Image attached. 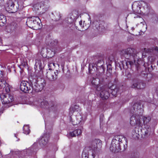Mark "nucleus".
<instances>
[{
    "label": "nucleus",
    "instance_id": "e433bc0d",
    "mask_svg": "<svg viewBox=\"0 0 158 158\" xmlns=\"http://www.w3.org/2000/svg\"><path fill=\"white\" fill-rule=\"evenodd\" d=\"M52 65H53L54 66H55V64L54 63H51L49 64H48V66H52Z\"/></svg>",
    "mask_w": 158,
    "mask_h": 158
},
{
    "label": "nucleus",
    "instance_id": "49530a36",
    "mask_svg": "<svg viewBox=\"0 0 158 158\" xmlns=\"http://www.w3.org/2000/svg\"><path fill=\"white\" fill-rule=\"evenodd\" d=\"M37 10H38L39 9V8H38L37 9H36Z\"/></svg>",
    "mask_w": 158,
    "mask_h": 158
},
{
    "label": "nucleus",
    "instance_id": "f03ea898",
    "mask_svg": "<svg viewBox=\"0 0 158 158\" xmlns=\"http://www.w3.org/2000/svg\"><path fill=\"white\" fill-rule=\"evenodd\" d=\"M120 54L124 56L127 60L123 61L121 64H120V66L122 64L123 69H126L129 67V66H132L135 64L138 72L141 71L138 61L139 59H141L142 56L141 53L137 52L134 48H128L122 50L120 52ZM120 67L122 69L121 67L120 66Z\"/></svg>",
    "mask_w": 158,
    "mask_h": 158
},
{
    "label": "nucleus",
    "instance_id": "f8f14e48",
    "mask_svg": "<svg viewBox=\"0 0 158 158\" xmlns=\"http://www.w3.org/2000/svg\"><path fill=\"white\" fill-rule=\"evenodd\" d=\"M96 72L97 77L96 78H93L91 83L96 86L97 90H99L101 87L100 84H101L104 81L103 74L100 76L99 74L97 75V72Z\"/></svg>",
    "mask_w": 158,
    "mask_h": 158
},
{
    "label": "nucleus",
    "instance_id": "5701e85b",
    "mask_svg": "<svg viewBox=\"0 0 158 158\" xmlns=\"http://www.w3.org/2000/svg\"><path fill=\"white\" fill-rule=\"evenodd\" d=\"M30 85H32L30 81V77H29V81H23L21 82L20 86V89L23 92L24 91H26L25 88L27 85L29 86Z\"/></svg>",
    "mask_w": 158,
    "mask_h": 158
},
{
    "label": "nucleus",
    "instance_id": "c9c22d12",
    "mask_svg": "<svg viewBox=\"0 0 158 158\" xmlns=\"http://www.w3.org/2000/svg\"><path fill=\"white\" fill-rule=\"evenodd\" d=\"M107 69L110 70L111 69V65L110 64H109L108 65H107Z\"/></svg>",
    "mask_w": 158,
    "mask_h": 158
},
{
    "label": "nucleus",
    "instance_id": "423d86ee",
    "mask_svg": "<svg viewBox=\"0 0 158 158\" xmlns=\"http://www.w3.org/2000/svg\"><path fill=\"white\" fill-rule=\"evenodd\" d=\"M147 3L142 1H135L132 5L133 16H137L143 13L145 8L147 7Z\"/></svg>",
    "mask_w": 158,
    "mask_h": 158
},
{
    "label": "nucleus",
    "instance_id": "cd10ccee",
    "mask_svg": "<svg viewBox=\"0 0 158 158\" xmlns=\"http://www.w3.org/2000/svg\"><path fill=\"white\" fill-rule=\"evenodd\" d=\"M143 124L144 125H148L147 124L149 122L151 119V118L149 116H143Z\"/></svg>",
    "mask_w": 158,
    "mask_h": 158
},
{
    "label": "nucleus",
    "instance_id": "ea45409f",
    "mask_svg": "<svg viewBox=\"0 0 158 158\" xmlns=\"http://www.w3.org/2000/svg\"><path fill=\"white\" fill-rule=\"evenodd\" d=\"M88 20L89 21V23H91V19H90V18H88Z\"/></svg>",
    "mask_w": 158,
    "mask_h": 158
},
{
    "label": "nucleus",
    "instance_id": "79ce46f5",
    "mask_svg": "<svg viewBox=\"0 0 158 158\" xmlns=\"http://www.w3.org/2000/svg\"><path fill=\"white\" fill-rule=\"evenodd\" d=\"M37 6H39V4H36V5H34V7H35H35H37Z\"/></svg>",
    "mask_w": 158,
    "mask_h": 158
},
{
    "label": "nucleus",
    "instance_id": "a18cd8bd",
    "mask_svg": "<svg viewBox=\"0 0 158 158\" xmlns=\"http://www.w3.org/2000/svg\"><path fill=\"white\" fill-rule=\"evenodd\" d=\"M37 61L36 62V63H35V64L36 65H37Z\"/></svg>",
    "mask_w": 158,
    "mask_h": 158
},
{
    "label": "nucleus",
    "instance_id": "39448f33",
    "mask_svg": "<svg viewBox=\"0 0 158 158\" xmlns=\"http://www.w3.org/2000/svg\"><path fill=\"white\" fill-rule=\"evenodd\" d=\"M38 103L42 108H44L53 112L57 111L59 107V105L56 102L50 101L48 102L47 101L41 99L38 100Z\"/></svg>",
    "mask_w": 158,
    "mask_h": 158
},
{
    "label": "nucleus",
    "instance_id": "09e8293b",
    "mask_svg": "<svg viewBox=\"0 0 158 158\" xmlns=\"http://www.w3.org/2000/svg\"><path fill=\"white\" fill-rule=\"evenodd\" d=\"M157 65H158V63L157 64Z\"/></svg>",
    "mask_w": 158,
    "mask_h": 158
},
{
    "label": "nucleus",
    "instance_id": "412c9836",
    "mask_svg": "<svg viewBox=\"0 0 158 158\" xmlns=\"http://www.w3.org/2000/svg\"><path fill=\"white\" fill-rule=\"evenodd\" d=\"M17 27V24L13 23L6 27V30L8 32L11 33L15 31Z\"/></svg>",
    "mask_w": 158,
    "mask_h": 158
},
{
    "label": "nucleus",
    "instance_id": "7ed1b4c3",
    "mask_svg": "<svg viewBox=\"0 0 158 158\" xmlns=\"http://www.w3.org/2000/svg\"><path fill=\"white\" fill-rule=\"evenodd\" d=\"M102 141L99 139L93 140L89 146V150L85 149L82 153V158H94L95 154L99 152L102 147Z\"/></svg>",
    "mask_w": 158,
    "mask_h": 158
},
{
    "label": "nucleus",
    "instance_id": "f704fd0d",
    "mask_svg": "<svg viewBox=\"0 0 158 158\" xmlns=\"http://www.w3.org/2000/svg\"><path fill=\"white\" fill-rule=\"evenodd\" d=\"M155 68V66L154 65V66L153 65H151L150 66V67H149L148 68V70L149 72H152V71L154 69V68Z\"/></svg>",
    "mask_w": 158,
    "mask_h": 158
},
{
    "label": "nucleus",
    "instance_id": "9b49d317",
    "mask_svg": "<svg viewBox=\"0 0 158 158\" xmlns=\"http://www.w3.org/2000/svg\"><path fill=\"white\" fill-rule=\"evenodd\" d=\"M109 85H107L101 87L98 90L100 91V96L103 100L107 99L110 96V91L109 89Z\"/></svg>",
    "mask_w": 158,
    "mask_h": 158
},
{
    "label": "nucleus",
    "instance_id": "c756f323",
    "mask_svg": "<svg viewBox=\"0 0 158 158\" xmlns=\"http://www.w3.org/2000/svg\"><path fill=\"white\" fill-rule=\"evenodd\" d=\"M145 51L148 53H150L152 52L153 51H155L156 52H158V47H156L154 48H152V49L148 48L146 49L145 48L144 49Z\"/></svg>",
    "mask_w": 158,
    "mask_h": 158
},
{
    "label": "nucleus",
    "instance_id": "4be33fe9",
    "mask_svg": "<svg viewBox=\"0 0 158 158\" xmlns=\"http://www.w3.org/2000/svg\"><path fill=\"white\" fill-rule=\"evenodd\" d=\"M97 23H98L97 22ZM99 25H95V27L97 29H101L102 31L107 29L108 27L107 24L104 21H100L98 23Z\"/></svg>",
    "mask_w": 158,
    "mask_h": 158
},
{
    "label": "nucleus",
    "instance_id": "72a5a7b5",
    "mask_svg": "<svg viewBox=\"0 0 158 158\" xmlns=\"http://www.w3.org/2000/svg\"><path fill=\"white\" fill-rule=\"evenodd\" d=\"M152 19L153 20H154V21H156L157 22L158 20V18L157 15L154 13L152 15Z\"/></svg>",
    "mask_w": 158,
    "mask_h": 158
},
{
    "label": "nucleus",
    "instance_id": "9d476101",
    "mask_svg": "<svg viewBox=\"0 0 158 158\" xmlns=\"http://www.w3.org/2000/svg\"><path fill=\"white\" fill-rule=\"evenodd\" d=\"M0 98L2 103L5 106L6 105L8 107L11 105L10 104L14 100L13 96L9 93L3 94L0 95Z\"/></svg>",
    "mask_w": 158,
    "mask_h": 158
},
{
    "label": "nucleus",
    "instance_id": "6ab92c4d",
    "mask_svg": "<svg viewBox=\"0 0 158 158\" xmlns=\"http://www.w3.org/2000/svg\"><path fill=\"white\" fill-rule=\"evenodd\" d=\"M133 17L134 18H137V21L139 23H140V24H142V25H143V28L142 29V31H145V30H146L147 29V26L146 24V23L143 20V19L140 16H139H139H133Z\"/></svg>",
    "mask_w": 158,
    "mask_h": 158
},
{
    "label": "nucleus",
    "instance_id": "4c0bfd02",
    "mask_svg": "<svg viewBox=\"0 0 158 158\" xmlns=\"http://www.w3.org/2000/svg\"><path fill=\"white\" fill-rule=\"evenodd\" d=\"M79 24H80V26L81 27H82L83 26L82 25V22L81 21H79Z\"/></svg>",
    "mask_w": 158,
    "mask_h": 158
},
{
    "label": "nucleus",
    "instance_id": "58836bf2",
    "mask_svg": "<svg viewBox=\"0 0 158 158\" xmlns=\"http://www.w3.org/2000/svg\"><path fill=\"white\" fill-rule=\"evenodd\" d=\"M2 40L1 39V38L0 37V45H2Z\"/></svg>",
    "mask_w": 158,
    "mask_h": 158
},
{
    "label": "nucleus",
    "instance_id": "de8ad7c7",
    "mask_svg": "<svg viewBox=\"0 0 158 158\" xmlns=\"http://www.w3.org/2000/svg\"><path fill=\"white\" fill-rule=\"evenodd\" d=\"M71 113H72V111H70V113H71Z\"/></svg>",
    "mask_w": 158,
    "mask_h": 158
},
{
    "label": "nucleus",
    "instance_id": "473e14b6",
    "mask_svg": "<svg viewBox=\"0 0 158 158\" xmlns=\"http://www.w3.org/2000/svg\"><path fill=\"white\" fill-rule=\"evenodd\" d=\"M55 18L54 19V20L55 21H57L59 20L61 17V14L59 12L56 13L54 15Z\"/></svg>",
    "mask_w": 158,
    "mask_h": 158
},
{
    "label": "nucleus",
    "instance_id": "0eeeda50",
    "mask_svg": "<svg viewBox=\"0 0 158 158\" xmlns=\"http://www.w3.org/2000/svg\"><path fill=\"white\" fill-rule=\"evenodd\" d=\"M26 23L28 27L34 30H37L42 27L41 20L37 16L28 18Z\"/></svg>",
    "mask_w": 158,
    "mask_h": 158
},
{
    "label": "nucleus",
    "instance_id": "aec40b11",
    "mask_svg": "<svg viewBox=\"0 0 158 158\" xmlns=\"http://www.w3.org/2000/svg\"><path fill=\"white\" fill-rule=\"evenodd\" d=\"M8 77H7V75L4 73L3 71H0V83L2 85H1L3 86L5 83H6L5 81H7Z\"/></svg>",
    "mask_w": 158,
    "mask_h": 158
},
{
    "label": "nucleus",
    "instance_id": "393cba45",
    "mask_svg": "<svg viewBox=\"0 0 158 158\" xmlns=\"http://www.w3.org/2000/svg\"><path fill=\"white\" fill-rule=\"evenodd\" d=\"M108 85H109V90H110V91H111V94L113 96H115L118 92V89L117 88H116V86L113 85L111 86H110V84H109Z\"/></svg>",
    "mask_w": 158,
    "mask_h": 158
},
{
    "label": "nucleus",
    "instance_id": "dca6fc26",
    "mask_svg": "<svg viewBox=\"0 0 158 158\" xmlns=\"http://www.w3.org/2000/svg\"><path fill=\"white\" fill-rule=\"evenodd\" d=\"M77 17V12H73L68 16V17L65 19V21L68 23L70 24L73 23Z\"/></svg>",
    "mask_w": 158,
    "mask_h": 158
},
{
    "label": "nucleus",
    "instance_id": "a19ab883",
    "mask_svg": "<svg viewBox=\"0 0 158 158\" xmlns=\"http://www.w3.org/2000/svg\"><path fill=\"white\" fill-rule=\"evenodd\" d=\"M117 78H115L114 79V82H117Z\"/></svg>",
    "mask_w": 158,
    "mask_h": 158
},
{
    "label": "nucleus",
    "instance_id": "6e6552de",
    "mask_svg": "<svg viewBox=\"0 0 158 158\" xmlns=\"http://www.w3.org/2000/svg\"><path fill=\"white\" fill-rule=\"evenodd\" d=\"M30 81L32 86L33 91L38 92L41 91L43 89L45 83L44 81H39L38 78L34 76L30 77Z\"/></svg>",
    "mask_w": 158,
    "mask_h": 158
},
{
    "label": "nucleus",
    "instance_id": "7c9ffc66",
    "mask_svg": "<svg viewBox=\"0 0 158 158\" xmlns=\"http://www.w3.org/2000/svg\"><path fill=\"white\" fill-rule=\"evenodd\" d=\"M26 89L25 91H24L23 92L25 93H31L33 92L32 86V85H30L29 86H26Z\"/></svg>",
    "mask_w": 158,
    "mask_h": 158
},
{
    "label": "nucleus",
    "instance_id": "2eb2a0df",
    "mask_svg": "<svg viewBox=\"0 0 158 158\" xmlns=\"http://www.w3.org/2000/svg\"><path fill=\"white\" fill-rule=\"evenodd\" d=\"M74 115H71L70 117V121L74 125L79 124L82 120V117L79 113H76V111H73Z\"/></svg>",
    "mask_w": 158,
    "mask_h": 158
},
{
    "label": "nucleus",
    "instance_id": "f3484780",
    "mask_svg": "<svg viewBox=\"0 0 158 158\" xmlns=\"http://www.w3.org/2000/svg\"><path fill=\"white\" fill-rule=\"evenodd\" d=\"M50 138V134L49 133H46L39 140V143L41 145H46L49 141Z\"/></svg>",
    "mask_w": 158,
    "mask_h": 158
},
{
    "label": "nucleus",
    "instance_id": "f257e3e1",
    "mask_svg": "<svg viewBox=\"0 0 158 158\" xmlns=\"http://www.w3.org/2000/svg\"><path fill=\"white\" fill-rule=\"evenodd\" d=\"M143 112V105H141L139 102L133 104L131 107L130 113L133 114L130 118V123L132 125H137L140 128V131L141 133L144 135H150L151 131V129L150 126L148 125H144V127L142 129L143 123L141 121V117Z\"/></svg>",
    "mask_w": 158,
    "mask_h": 158
},
{
    "label": "nucleus",
    "instance_id": "c85d7f7f",
    "mask_svg": "<svg viewBox=\"0 0 158 158\" xmlns=\"http://www.w3.org/2000/svg\"><path fill=\"white\" fill-rule=\"evenodd\" d=\"M6 23V18L4 15H0V26H2Z\"/></svg>",
    "mask_w": 158,
    "mask_h": 158
},
{
    "label": "nucleus",
    "instance_id": "a211bd4d",
    "mask_svg": "<svg viewBox=\"0 0 158 158\" xmlns=\"http://www.w3.org/2000/svg\"><path fill=\"white\" fill-rule=\"evenodd\" d=\"M14 6L15 4L13 2L10 1L6 7V10L12 13L15 12L17 11V8Z\"/></svg>",
    "mask_w": 158,
    "mask_h": 158
},
{
    "label": "nucleus",
    "instance_id": "2f4dec72",
    "mask_svg": "<svg viewBox=\"0 0 158 158\" xmlns=\"http://www.w3.org/2000/svg\"><path fill=\"white\" fill-rule=\"evenodd\" d=\"M23 133L24 134H27L29 133L30 130L28 125H26L24 126L23 127Z\"/></svg>",
    "mask_w": 158,
    "mask_h": 158
},
{
    "label": "nucleus",
    "instance_id": "bb28decb",
    "mask_svg": "<svg viewBox=\"0 0 158 158\" xmlns=\"http://www.w3.org/2000/svg\"><path fill=\"white\" fill-rule=\"evenodd\" d=\"M7 81H5L6 83L4 84V85H3V86L1 85H2L1 84V83H0V87L1 88H5V89L6 92L7 93H9L10 91V86L9 85V84L7 83Z\"/></svg>",
    "mask_w": 158,
    "mask_h": 158
},
{
    "label": "nucleus",
    "instance_id": "1a4fd4ad",
    "mask_svg": "<svg viewBox=\"0 0 158 158\" xmlns=\"http://www.w3.org/2000/svg\"><path fill=\"white\" fill-rule=\"evenodd\" d=\"M104 62L103 60H100L97 61L95 64H94V66L92 64L89 65V69L90 72H91V71H93V69L95 70V68L96 69V72H97V75L99 74L100 76L102 75L104 72L105 69L104 68L103 65Z\"/></svg>",
    "mask_w": 158,
    "mask_h": 158
},
{
    "label": "nucleus",
    "instance_id": "b1692460",
    "mask_svg": "<svg viewBox=\"0 0 158 158\" xmlns=\"http://www.w3.org/2000/svg\"><path fill=\"white\" fill-rule=\"evenodd\" d=\"M139 130H140L139 127H138V126H136L132 131V137L135 139H138L139 136Z\"/></svg>",
    "mask_w": 158,
    "mask_h": 158
},
{
    "label": "nucleus",
    "instance_id": "20e7f679",
    "mask_svg": "<svg viewBox=\"0 0 158 158\" xmlns=\"http://www.w3.org/2000/svg\"><path fill=\"white\" fill-rule=\"evenodd\" d=\"M123 142L126 143L127 139L123 135H117L114 136L112 140L110 150L113 152H118L119 151H123L127 147L126 144H123Z\"/></svg>",
    "mask_w": 158,
    "mask_h": 158
},
{
    "label": "nucleus",
    "instance_id": "a878e982",
    "mask_svg": "<svg viewBox=\"0 0 158 158\" xmlns=\"http://www.w3.org/2000/svg\"><path fill=\"white\" fill-rule=\"evenodd\" d=\"M81 133V131L80 129H76L73 131L69 133V135L72 137L78 136Z\"/></svg>",
    "mask_w": 158,
    "mask_h": 158
},
{
    "label": "nucleus",
    "instance_id": "c03bdc74",
    "mask_svg": "<svg viewBox=\"0 0 158 158\" xmlns=\"http://www.w3.org/2000/svg\"><path fill=\"white\" fill-rule=\"evenodd\" d=\"M37 61H38V64H40V61H39V60H37Z\"/></svg>",
    "mask_w": 158,
    "mask_h": 158
},
{
    "label": "nucleus",
    "instance_id": "37998d69",
    "mask_svg": "<svg viewBox=\"0 0 158 158\" xmlns=\"http://www.w3.org/2000/svg\"><path fill=\"white\" fill-rule=\"evenodd\" d=\"M17 134H15V136L17 137Z\"/></svg>",
    "mask_w": 158,
    "mask_h": 158
},
{
    "label": "nucleus",
    "instance_id": "4468645a",
    "mask_svg": "<svg viewBox=\"0 0 158 158\" xmlns=\"http://www.w3.org/2000/svg\"><path fill=\"white\" fill-rule=\"evenodd\" d=\"M145 86V84L142 81L138 78L133 80L131 87L132 88H137L138 89H143Z\"/></svg>",
    "mask_w": 158,
    "mask_h": 158
},
{
    "label": "nucleus",
    "instance_id": "ddd939ff",
    "mask_svg": "<svg viewBox=\"0 0 158 158\" xmlns=\"http://www.w3.org/2000/svg\"><path fill=\"white\" fill-rule=\"evenodd\" d=\"M60 71L58 70H56V71H53L49 68L46 73V77L49 80L51 81H56L58 78V74L59 73Z\"/></svg>",
    "mask_w": 158,
    "mask_h": 158
}]
</instances>
